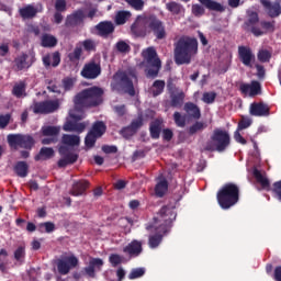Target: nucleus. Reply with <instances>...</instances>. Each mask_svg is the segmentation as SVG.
<instances>
[{"label":"nucleus","instance_id":"37998d69","mask_svg":"<svg viewBox=\"0 0 281 281\" xmlns=\"http://www.w3.org/2000/svg\"><path fill=\"white\" fill-rule=\"evenodd\" d=\"M168 192V180L162 179L160 180L155 187V194L159 199L164 198Z\"/></svg>","mask_w":281,"mask_h":281},{"label":"nucleus","instance_id":"a878e982","mask_svg":"<svg viewBox=\"0 0 281 281\" xmlns=\"http://www.w3.org/2000/svg\"><path fill=\"white\" fill-rule=\"evenodd\" d=\"M94 29L98 32V36H101L102 38H109L113 32H115V24L111 21H102L99 22Z\"/></svg>","mask_w":281,"mask_h":281},{"label":"nucleus","instance_id":"c756f323","mask_svg":"<svg viewBox=\"0 0 281 281\" xmlns=\"http://www.w3.org/2000/svg\"><path fill=\"white\" fill-rule=\"evenodd\" d=\"M87 188H89V181L87 180L75 182L69 194H71V196H82V194L87 192Z\"/></svg>","mask_w":281,"mask_h":281},{"label":"nucleus","instance_id":"5701e85b","mask_svg":"<svg viewBox=\"0 0 281 281\" xmlns=\"http://www.w3.org/2000/svg\"><path fill=\"white\" fill-rule=\"evenodd\" d=\"M85 11L82 9H78L67 15L65 25L66 27H78V25H82V23H85Z\"/></svg>","mask_w":281,"mask_h":281},{"label":"nucleus","instance_id":"ddd939ff","mask_svg":"<svg viewBox=\"0 0 281 281\" xmlns=\"http://www.w3.org/2000/svg\"><path fill=\"white\" fill-rule=\"evenodd\" d=\"M70 117L74 121H67L64 124V131L67 133H85V128H87V123H78L80 120H85V114H76L75 112H70Z\"/></svg>","mask_w":281,"mask_h":281},{"label":"nucleus","instance_id":"09e8293b","mask_svg":"<svg viewBox=\"0 0 281 281\" xmlns=\"http://www.w3.org/2000/svg\"><path fill=\"white\" fill-rule=\"evenodd\" d=\"M166 8L171 14H181V11L183 10V5L175 1L166 3Z\"/></svg>","mask_w":281,"mask_h":281},{"label":"nucleus","instance_id":"2f4dec72","mask_svg":"<svg viewBox=\"0 0 281 281\" xmlns=\"http://www.w3.org/2000/svg\"><path fill=\"white\" fill-rule=\"evenodd\" d=\"M184 111L193 120H201V109L195 103H192V102L184 103Z\"/></svg>","mask_w":281,"mask_h":281},{"label":"nucleus","instance_id":"cd10ccee","mask_svg":"<svg viewBox=\"0 0 281 281\" xmlns=\"http://www.w3.org/2000/svg\"><path fill=\"white\" fill-rule=\"evenodd\" d=\"M42 63L46 69H49L50 67H58V65H60V53L54 52L52 55H45L42 58Z\"/></svg>","mask_w":281,"mask_h":281},{"label":"nucleus","instance_id":"0e129e2a","mask_svg":"<svg viewBox=\"0 0 281 281\" xmlns=\"http://www.w3.org/2000/svg\"><path fill=\"white\" fill-rule=\"evenodd\" d=\"M260 25L266 32H276V21L269 22V21H261Z\"/></svg>","mask_w":281,"mask_h":281},{"label":"nucleus","instance_id":"473e14b6","mask_svg":"<svg viewBox=\"0 0 281 281\" xmlns=\"http://www.w3.org/2000/svg\"><path fill=\"white\" fill-rule=\"evenodd\" d=\"M164 89H166V81L157 79L153 82L149 93H151L153 98H158V95L164 93Z\"/></svg>","mask_w":281,"mask_h":281},{"label":"nucleus","instance_id":"c9c22d12","mask_svg":"<svg viewBox=\"0 0 281 281\" xmlns=\"http://www.w3.org/2000/svg\"><path fill=\"white\" fill-rule=\"evenodd\" d=\"M67 58L72 65H78L80 63V58H82V46L76 45L72 52L68 53Z\"/></svg>","mask_w":281,"mask_h":281},{"label":"nucleus","instance_id":"72a5a7b5","mask_svg":"<svg viewBox=\"0 0 281 281\" xmlns=\"http://www.w3.org/2000/svg\"><path fill=\"white\" fill-rule=\"evenodd\" d=\"M55 151L52 147H42L40 153L35 155V161H47V159H52L54 157Z\"/></svg>","mask_w":281,"mask_h":281},{"label":"nucleus","instance_id":"393cba45","mask_svg":"<svg viewBox=\"0 0 281 281\" xmlns=\"http://www.w3.org/2000/svg\"><path fill=\"white\" fill-rule=\"evenodd\" d=\"M102 267H104V260L92 257L88 267L83 268V271L88 278H95V271H102Z\"/></svg>","mask_w":281,"mask_h":281},{"label":"nucleus","instance_id":"c85d7f7f","mask_svg":"<svg viewBox=\"0 0 281 281\" xmlns=\"http://www.w3.org/2000/svg\"><path fill=\"white\" fill-rule=\"evenodd\" d=\"M164 126L162 119H155L149 124V135L151 139H159L161 137V128Z\"/></svg>","mask_w":281,"mask_h":281},{"label":"nucleus","instance_id":"dca6fc26","mask_svg":"<svg viewBox=\"0 0 281 281\" xmlns=\"http://www.w3.org/2000/svg\"><path fill=\"white\" fill-rule=\"evenodd\" d=\"M258 23H260V18L258 15V12H256V11L249 12L248 19L245 22V31L251 32V34H254V36L265 35V31H262L260 29V25H258Z\"/></svg>","mask_w":281,"mask_h":281},{"label":"nucleus","instance_id":"423d86ee","mask_svg":"<svg viewBox=\"0 0 281 281\" xmlns=\"http://www.w3.org/2000/svg\"><path fill=\"white\" fill-rule=\"evenodd\" d=\"M143 56L146 63V78H157L161 70V59L157 56V50L153 47H148L143 52Z\"/></svg>","mask_w":281,"mask_h":281},{"label":"nucleus","instance_id":"5fc2aeb1","mask_svg":"<svg viewBox=\"0 0 281 281\" xmlns=\"http://www.w3.org/2000/svg\"><path fill=\"white\" fill-rule=\"evenodd\" d=\"M116 50L120 52V54H128L131 52V45L126 43L125 41H119L115 44Z\"/></svg>","mask_w":281,"mask_h":281},{"label":"nucleus","instance_id":"2eb2a0df","mask_svg":"<svg viewBox=\"0 0 281 281\" xmlns=\"http://www.w3.org/2000/svg\"><path fill=\"white\" fill-rule=\"evenodd\" d=\"M102 74V66L95 60H90L83 65L80 76L86 80H95Z\"/></svg>","mask_w":281,"mask_h":281},{"label":"nucleus","instance_id":"6e6d98bb","mask_svg":"<svg viewBox=\"0 0 281 281\" xmlns=\"http://www.w3.org/2000/svg\"><path fill=\"white\" fill-rule=\"evenodd\" d=\"M85 52H95V47H98V44H95V41L91 40V38H88V40H85L82 43H81Z\"/></svg>","mask_w":281,"mask_h":281},{"label":"nucleus","instance_id":"f3484780","mask_svg":"<svg viewBox=\"0 0 281 281\" xmlns=\"http://www.w3.org/2000/svg\"><path fill=\"white\" fill-rule=\"evenodd\" d=\"M79 265L78 257L76 256H68L64 259H59L57 261V271L60 273V276H67L71 269H76V267Z\"/></svg>","mask_w":281,"mask_h":281},{"label":"nucleus","instance_id":"58836bf2","mask_svg":"<svg viewBox=\"0 0 281 281\" xmlns=\"http://www.w3.org/2000/svg\"><path fill=\"white\" fill-rule=\"evenodd\" d=\"M61 143L64 146H80V136L71 135V134H64L61 137Z\"/></svg>","mask_w":281,"mask_h":281},{"label":"nucleus","instance_id":"ea45409f","mask_svg":"<svg viewBox=\"0 0 281 281\" xmlns=\"http://www.w3.org/2000/svg\"><path fill=\"white\" fill-rule=\"evenodd\" d=\"M41 45L42 47L48 48L56 47L58 45V38L52 34L45 33L42 35Z\"/></svg>","mask_w":281,"mask_h":281},{"label":"nucleus","instance_id":"0eeeda50","mask_svg":"<svg viewBox=\"0 0 281 281\" xmlns=\"http://www.w3.org/2000/svg\"><path fill=\"white\" fill-rule=\"evenodd\" d=\"M154 221L156 225H158L157 227L161 229V232H170L172 223L177 221V212L175 211V206H162Z\"/></svg>","mask_w":281,"mask_h":281},{"label":"nucleus","instance_id":"bf43d9fd","mask_svg":"<svg viewBox=\"0 0 281 281\" xmlns=\"http://www.w3.org/2000/svg\"><path fill=\"white\" fill-rule=\"evenodd\" d=\"M95 142H98V136H94L92 133L88 132L85 138L86 147L93 148V146H95Z\"/></svg>","mask_w":281,"mask_h":281},{"label":"nucleus","instance_id":"9d476101","mask_svg":"<svg viewBox=\"0 0 281 281\" xmlns=\"http://www.w3.org/2000/svg\"><path fill=\"white\" fill-rule=\"evenodd\" d=\"M147 27L157 41H164L168 36L166 24L156 15H148Z\"/></svg>","mask_w":281,"mask_h":281},{"label":"nucleus","instance_id":"052dcab7","mask_svg":"<svg viewBox=\"0 0 281 281\" xmlns=\"http://www.w3.org/2000/svg\"><path fill=\"white\" fill-rule=\"evenodd\" d=\"M202 101L205 104H214V102L216 101V92H204Z\"/></svg>","mask_w":281,"mask_h":281},{"label":"nucleus","instance_id":"8fccbe9b","mask_svg":"<svg viewBox=\"0 0 281 281\" xmlns=\"http://www.w3.org/2000/svg\"><path fill=\"white\" fill-rule=\"evenodd\" d=\"M130 126L137 133L144 126V114L138 113L137 117L132 120Z\"/></svg>","mask_w":281,"mask_h":281},{"label":"nucleus","instance_id":"c03bdc74","mask_svg":"<svg viewBox=\"0 0 281 281\" xmlns=\"http://www.w3.org/2000/svg\"><path fill=\"white\" fill-rule=\"evenodd\" d=\"M131 19V12L128 11H119L114 18L115 25H124Z\"/></svg>","mask_w":281,"mask_h":281},{"label":"nucleus","instance_id":"7c9ffc66","mask_svg":"<svg viewBox=\"0 0 281 281\" xmlns=\"http://www.w3.org/2000/svg\"><path fill=\"white\" fill-rule=\"evenodd\" d=\"M206 10H210L211 12H225V5H223L220 2H216L215 0H198Z\"/></svg>","mask_w":281,"mask_h":281},{"label":"nucleus","instance_id":"f704fd0d","mask_svg":"<svg viewBox=\"0 0 281 281\" xmlns=\"http://www.w3.org/2000/svg\"><path fill=\"white\" fill-rule=\"evenodd\" d=\"M170 106H172L173 109H180V106H183L186 93L182 90H180L179 92L170 94Z\"/></svg>","mask_w":281,"mask_h":281},{"label":"nucleus","instance_id":"4c0bfd02","mask_svg":"<svg viewBox=\"0 0 281 281\" xmlns=\"http://www.w3.org/2000/svg\"><path fill=\"white\" fill-rule=\"evenodd\" d=\"M14 172L18 177L24 179V177H27V173L30 172V165L25 161H18L14 166Z\"/></svg>","mask_w":281,"mask_h":281},{"label":"nucleus","instance_id":"680f3d73","mask_svg":"<svg viewBox=\"0 0 281 281\" xmlns=\"http://www.w3.org/2000/svg\"><path fill=\"white\" fill-rule=\"evenodd\" d=\"M45 82L48 85L47 90L50 93H60V88L58 87V85H56V80L46 79Z\"/></svg>","mask_w":281,"mask_h":281},{"label":"nucleus","instance_id":"774afa93","mask_svg":"<svg viewBox=\"0 0 281 281\" xmlns=\"http://www.w3.org/2000/svg\"><path fill=\"white\" fill-rule=\"evenodd\" d=\"M55 10H56V12H67V1L66 0H56Z\"/></svg>","mask_w":281,"mask_h":281},{"label":"nucleus","instance_id":"a211bd4d","mask_svg":"<svg viewBox=\"0 0 281 281\" xmlns=\"http://www.w3.org/2000/svg\"><path fill=\"white\" fill-rule=\"evenodd\" d=\"M148 30V16H137L131 25V33L138 38H144Z\"/></svg>","mask_w":281,"mask_h":281},{"label":"nucleus","instance_id":"a18cd8bd","mask_svg":"<svg viewBox=\"0 0 281 281\" xmlns=\"http://www.w3.org/2000/svg\"><path fill=\"white\" fill-rule=\"evenodd\" d=\"M59 133H60V127H56L52 125L42 127V135H44V137H58Z\"/></svg>","mask_w":281,"mask_h":281},{"label":"nucleus","instance_id":"4d7b16f0","mask_svg":"<svg viewBox=\"0 0 281 281\" xmlns=\"http://www.w3.org/2000/svg\"><path fill=\"white\" fill-rule=\"evenodd\" d=\"M146 273V269L144 268H135L128 274L130 280H137V278H142Z\"/></svg>","mask_w":281,"mask_h":281},{"label":"nucleus","instance_id":"1a4fd4ad","mask_svg":"<svg viewBox=\"0 0 281 281\" xmlns=\"http://www.w3.org/2000/svg\"><path fill=\"white\" fill-rule=\"evenodd\" d=\"M8 144L11 148H25V150H32L34 147V137L32 135L23 134H9L7 136Z\"/></svg>","mask_w":281,"mask_h":281},{"label":"nucleus","instance_id":"4468645a","mask_svg":"<svg viewBox=\"0 0 281 281\" xmlns=\"http://www.w3.org/2000/svg\"><path fill=\"white\" fill-rule=\"evenodd\" d=\"M34 63H36V56L34 54L26 53L18 55L13 60L15 71H25L30 69Z\"/></svg>","mask_w":281,"mask_h":281},{"label":"nucleus","instance_id":"412c9836","mask_svg":"<svg viewBox=\"0 0 281 281\" xmlns=\"http://www.w3.org/2000/svg\"><path fill=\"white\" fill-rule=\"evenodd\" d=\"M271 113V108L265 102H252L249 106V114L254 117H267Z\"/></svg>","mask_w":281,"mask_h":281},{"label":"nucleus","instance_id":"6e6552de","mask_svg":"<svg viewBox=\"0 0 281 281\" xmlns=\"http://www.w3.org/2000/svg\"><path fill=\"white\" fill-rule=\"evenodd\" d=\"M252 175L257 183H260L262 190H267V192H272L274 199H278L281 203V180L273 182L271 187V182L267 179V177L262 176V172H260V170L254 169Z\"/></svg>","mask_w":281,"mask_h":281},{"label":"nucleus","instance_id":"a19ab883","mask_svg":"<svg viewBox=\"0 0 281 281\" xmlns=\"http://www.w3.org/2000/svg\"><path fill=\"white\" fill-rule=\"evenodd\" d=\"M19 12L22 19H34V16L38 14V10H36V8H34L32 4L20 9Z\"/></svg>","mask_w":281,"mask_h":281},{"label":"nucleus","instance_id":"603ef678","mask_svg":"<svg viewBox=\"0 0 281 281\" xmlns=\"http://www.w3.org/2000/svg\"><path fill=\"white\" fill-rule=\"evenodd\" d=\"M257 58L259 63H269V60H271V52L267 49H259Z\"/></svg>","mask_w":281,"mask_h":281},{"label":"nucleus","instance_id":"aec40b11","mask_svg":"<svg viewBox=\"0 0 281 281\" xmlns=\"http://www.w3.org/2000/svg\"><path fill=\"white\" fill-rule=\"evenodd\" d=\"M265 12L270 16V19H278L281 14V0H276L270 2L269 0H259Z\"/></svg>","mask_w":281,"mask_h":281},{"label":"nucleus","instance_id":"338daca9","mask_svg":"<svg viewBox=\"0 0 281 281\" xmlns=\"http://www.w3.org/2000/svg\"><path fill=\"white\" fill-rule=\"evenodd\" d=\"M191 10L192 14L195 16H203V14H205V8L201 4H193Z\"/></svg>","mask_w":281,"mask_h":281},{"label":"nucleus","instance_id":"de8ad7c7","mask_svg":"<svg viewBox=\"0 0 281 281\" xmlns=\"http://www.w3.org/2000/svg\"><path fill=\"white\" fill-rule=\"evenodd\" d=\"M0 271L8 273V250L0 249Z\"/></svg>","mask_w":281,"mask_h":281},{"label":"nucleus","instance_id":"6ab92c4d","mask_svg":"<svg viewBox=\"0 0 281 281\" xmlns=\"http://www.w3.org/2000/svg\"><path fill=\"white\" fill-rule=\"evenodd\" d=\"M238 58L245 67H254V63H256V55L249 46H238Z\"/></svg>","mask_w":281,"mask_h":281},{"label":"nucleus","instance_id":"13d9d810","mask_svg":"<svg viewBox=\"0 0 281 281\" xmlns=\"http://www.w3.org/2000/svg\"><path fill=\"white\" fill-rule=\"evenodd\" d=\"M109 262L112 265V267H119V265L124 262V257L117 254H111L109 257Z\"/></svg>","mask_w":281,"mask_h":281},{"label":"nucleus","instance_id":"20e7f679","mask_svg":"<svg viewBox=\"0 0 281 281\" xmlns=\"http://www.w3.org/2000/svg\"><path fill=\"white\" fill-rule=\"evenodd\" d=\"M232 144L229 132L223 128H215L211 135V140L206 143L205 150L209 153H225Z\"/></svg>","mask_w":281,"mask_h":281},{"label":"nucleus","instance_id":"79ce46f5","mask_svg":"<svg viewBox=\"0 0 281 281\" xmlns=\"http://www.w3.org/2000/svg\"><path fill=\"white\" fill-rule=\"evenodd\" d=\"M27 88V85L25 81H20L19 83H15L12 89V95L15 98H25L27 93H25V89Z\"/></svg>","mask_w":281,"mask_h":281},{"label":"nucleus","instance_id":"864d4df0","mask_svg":"<svg viewBox=\"0 0 281 281\" xmlns=\"http://www.w3.org/2000/svg\"><path fill=\"white\" fill-rule=\"evenodd\" d=\"M136 134L137 132H135L131 125L125 126L120 131V135H122L124 139H131V137H133Z\"/></svg>","mask_w":281,"mask_h":281},{"label":"nucleus","instance_id":"f03ea898","mask_svg":"<svg viewBox=\"0 0 281 281\" xmlns=\"http://www.w3.org/2000/svg\"><path fill=\"white\" fill-rule=\"evenodd\" d=\"M104 102V89L94 86L83 89L75 97L76 109H91Z\"/></svg>","mask_w":281,"mask_h":281},{"label":"nucleus","instance_id":"4be33fe9","mask_svg":"<svg viewBox=\"0 0 281 281\" xmlns=\"http://www.w3.org/2000/svg\"><path fill=\"white\" fill-rule=\"evenodd\" d=\"M239 91L244 95H249L250 98H256L262 93V86L258 81H251V83H241L239 86Z\"/></svg>","mask_w":281,"mask_h":281},{"label":"nucleus","instance_id":"69168bd1","mask_svg":"<svg viewBox=\"0 0 281 281\" xmlns=\"http://www.w3.org/2000/svg\"><path fill=\"white\" fill-rule=\"evenodd\" d=\"M134 10H144V0H125Z\"/></svg>","mask_w":281,"mask_h":281},{"label":"nucleus","instance_id":"9b49d317","mask_svg":"<svg viewBox=\"0 0 281 281\" xmlns=\"http://www.w3.org/2000/svg\"><path fill=\"white\" fill-rule=\"evenodd\" d=\"M58 153L61 157L57 161L58 168H67V166H74V164L78 161L79 155L77 153H74V150L68 146H65V145L59 146Z\"/></svg>","mask_w":281,"mask_h":281},{"label":"nucleus","instance_id":"49530a36","mask_svg":"<svg viewBox=\"0 0 281 281\" xmlns=\"http://www.w3.org/2000/svg\"><path fill=\"white\" fill-rule=\"evenodd\" d=\"M173 122L178 128H186V124L188 122V116L186 114H181L180 112L173 113Z\"/></svg>","mask_w":281,"mask_h":281},{"label":"nucleus","instance_id":"bb28decb","mask_svg":"<svg viewBox=\"0 0 281 281\" xmlns=\"http://www.w3.org/2000/svg\"><path fill=\"white\" fill-rule=\"evenodd\" d=\"M154 228L156 234L149 235L148 237V246L150 249H157V247H159L164 240V235L168 234V232H161V228H159L157 225H155Z\"/></svg>","mask_w":281,"mask_h":281},{"label":"nucleus","instance_id":"e433bc0d","mask_svg":"<svg viewBox=\"0 0 281 281\" xmlns=\"http://www.w3.org/2000/svg\"><path fill=\"white\" fill-rule=\"evenodd\" d=\"M90 133L94 136L102 137V135H104V133H106V124H104V122L102 121H97L92 124V127L90 130Z\"/></svg>","mask_w":281,"mask_h":281},{"label":"nucleus","instance_id":"b1692460","mask_svg":"<svg viewBox=\"0 0 281 281\" xmlns=\"http://www.w3.org/2000/svg\"><path fill=\"white\" fill-rule=\"evenodd\" d=\"M144 248L142 247V241L133 239L128 245L123 248V254H126L128 258H137L142 256Z\"/></svg>","mask_w":281,"mask_h":281},{"label":"nucleus","instance_id":"7ed1b4c3","mask_svg":"<svg viewBox=\"0 0 281 281\" xmlns=\"http://www.w3.org/2000/svg\"><path fill=\"white\" fill-rule=\"evenodd\" d=\"M216 200L222 210H229L240 201V188L234 182L225 183L217 191Z\"/></svg>","mask_w":281,"mask_h":281},{"label":"nucleus","instance_id":"e2e57ef3","mask_svg":"<svg viewBox=\"0 0 281 281\" xmlns=\"http://www.w3.org/2000/svg\"><path fill=\"white\" fill-rule=\"evenodd\" d=\"M205 125L203 124V122H195L189 127V135H195V133H199V131H203Z\"/></svg>","mask_w":281,"mask_h":281},{"label":"nucleus","instance_id":"f257e3e1","mask_svg":"<svg viewBox=\"0 0 281 281\" xmlns=\"http://www.w3.org/2000/svg\"><path fill=\"white\" fill-rule=\"evenodd\" d=\"M199 54V41L196 37L182 36L175 44L176 65H190L192 57Z\"/></svg>","mask_w":281,"mask_h":281},{"label":"nucleus","instance_id":"f8f14e48","mask_svg":"<svg viewBox=\"0 0 281 281\" xmlns=\"http://www.w3.org/2000/svg\"><path fill=\"white\" fill-rule=\"evenodd\" d=\"M60 109V102L58 100H46L35 102L33 105V113L35 115H49Z\"/></svg>","mask_w":281,"mask_h":281},{"label":"nucleus","instance_id":"3c124183","mask_svg":"<svg viewBox=\"0 0 281 281\" xmlns=\"http://www.w3.org/2000/svg\"><path fill=\"white\" fill-rule=\"evenodd\" d=\"M14 259L16 262H20V265H23L25 262V247L20 246L14 251Z\"/></svg>","mask_w":281,"mask_h":281},{"label":"nucleus","instance_id":"39448f33","mask_svg":"<svg viewBox=\"0 0 281 281\" xmlns=\"http://www.w3.org/2000/svg\"><path fill=\"white\" fill-rule=\"evenodd\" d=\"M114 80L127 95L135 98V85L133 83V80L137 82V71L135 69L117 71L114 75Z\"/></svg>","mask_w":281,"mask_h":281}]
</instances>
